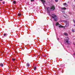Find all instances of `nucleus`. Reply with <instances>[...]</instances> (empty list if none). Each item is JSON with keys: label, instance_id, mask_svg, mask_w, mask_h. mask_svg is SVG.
<instances>
[{"label": "nucleus", "instance_id": "nucleus-1", "mask_svg": "<svg viewBox=\"0 0 75 75\" xmlns=\"http://www.w3.org/2000/svg\"><path fill=\"white\" fill-rule=\"evenodd\" d=\"M47 11H50L51 10H55V7L54 6L51 5L50 6V8L49 7H47Z\"/></svg>", "mask_w": 75, "mask_h": 75}, {"label": "nucleus", "instance_id": "nucleus-2", "mask_svg": "<svg viewBox=\"0 0 75 75\" xmlns=\"http://www.w3.org/2000/svg\"><path fill=\"white\" fill-rule=\"evenodd\" d=\"M51 16L52 17V18H54L55 21H57L58 18L57 17V16L55 15V14H52Z\"/></svg>", "mask_w": 75, "mask_h": 75}, {"label": "nucleus", "instance_id": "nucleus-3", "mask_svg": "<svg viewBox=\"0 0 75 75\" xmlns=\"http://www.w3.org/2000/svg\"><path fill=\"white\" fill-rule=\"evenodd\" d=\"M64 42L67 44H69V38L68 37L65 38L64 40Z\"/></svg>", "mask_w": 75, "mask_h": 75}, {"label": "nucleus", "instance_id": "nucleus-4", "mask_svg": "<svg viewBox=\"0 0 75 75\" xmlns=\"http://www.w3.org/2000/svg\"><path fill=\"white\" fill-rule=\"evenodd\" d=\"M56 26H57V27H59L60 28H61L62 27L61 25L59 24V23H56Z\"/></svg>", "mask_w": 75, "mask_h": 75}, {"label": "nucleus", "instance_id": "nucleus-5", "mask_svg": "<svg viewBox=\"0 0 75 75\" xmlns=\"http://www.w3.org/2000/svg\"><path fill=\"white\" fill-rule=\"evenodd\" d=\"M64 17H65V18H66L67 20H69V16L68 15H67L66 17L64 16Z\"/></svg>", "mask_w": 75, "mask_h": 75}, {"label": "nucleus", "instance_id": "nucleus-6", "mask_svg": "<svg viewBox=\"0 0 75 75\" xmlns=\"http://www.w3.org/2000/svg\"><path fill=\"white\" fill-rule=\"evenodd\" d=\"M41 1L42 3H43V5L44 6H45L44 3H45V1H44V0H41Z\"/></svg>", "mask_w": 75, "mask_h": 75}, {"label": "nucleus", "instance_id": "nucleus-7", "mask_svg": "<svg viewBox=\"0 0 75 75\" xmlns=\"http://www.w3.org/2000/svg\"><path fill=\"white\" fill-rule=\"evenodd\" d=\"M69 23L67 22L66 25L65 26L66 27H68V25H69Z\"/></svg>", "mask_w": 75, "mask_h": 75}, {"label": "nucleus", "instance_id": "nucleus-8", "mask_svg": "<svg viewBox=\"0 0 75 75\" xmlns=\"http://www.w3.org/2000/svg\"><path fill=\"white\" fill-rule=\"evenodd\" d=\"M61 10H64H64H67V8H65V7L64 8H61Z\"/></svg>", "mask_w": 75, "mask_h": 75}, {"label": "nucleus", "instance_id": "nucleus-9", "mask_svg": "<svg viewBox=\"0 0 75 75\" xmlns=\"http://www.w3.org/2000/svg\"><path fill=\"white\" fill-rule=\"evenodd\" d=\"M3 66H4L3 63H1L0 64V67H3Z\"/></svg>", "mask_w": 75, "mask_h": 75}, {"label": "nucleus", "instance_id": "nucleus-10", "mask_svg": "<svg viewBox=\"0 0 75 75\" xmlns=\"http://www.w3.org/2000/svg\"><path fill=\"white\" fill-rule=\"evenodd\" d=\"M64 35H65V36H68V34L67 33H64Z\"/></svg>", "mask_w": 75, "mask_h": 75}, {"label": "nucleus", "instance_id": "nucleus-11", "mask_svg": "<svg viewBox=\"0 0 75 75\" xmlns=\"http://www.w3.org/2000/svg\"><path fill=\"white\" fill-rule=\"evenodd\" d=\"M64 6H68V5L67 4V3H64Z\"/></svg>", "mask_w": 75, "mask_h": 75}, {"label": "nucleus", "instance_id": "nucleus-12", "mask_svg": "<svg viewBox=\"0 0 75 75\" xmlns=\"http://www.w3.org/2000/svg\"><path fill=\"white\" fill-rule=\"evenodd\" d=\"M26 65L27 67H30V64H29V63H27Z\"/></svg>", "mask_w": 75, "mask_h": 75}, {"label": "nucleus", "instance_id": "nucleus-13", "mask_svg": "<svg viewBox=\"0 0 75 75\" xmlns=\"http://www.w3.org/2000/svg\"><path fill=\"white\" fill-rule=\"evenodd\" d=\"M7 34H6V33H5V34H4V36H5V37H6V36H7Z\"/></svg>", "mask_w": 75, "mask_h": 75}, {"label": "nucleus", "instance_id": "nucleus-14", "mask_svg": "<svg viewBox=\"0 0 75 75\" xmlns=\"http://www.w3.org/2000/svg\"><path fill=\"white\" fill-rule=\"evenodd\" d=\"M37 68V67H36L35 66L34 67V69L35 70H35H36V69Z\"/></svg>", "mask_w": 75, "mask_h": 75}, {"label": "nucleus", "instance_id": "nucleus-15", "mask_svg": "<svg viewBox=\"0 0 75 75\" xmlns=\"http://www.w3.org/2000/svg\"><path fill=\"white\" fill-rule=\"evenodd\" d=\"M47 13H48V15H50V11H47Z\"/></svg>", "mask_w": 75, "mask_h": 75}, {"label": "nucleus", "instance_id": "nucleus-16", "mask_svg": "<svg viewBox=\"0 0 75 75\" xmlns=\"http://www.w3.org/2000/svg\"><path fill=\"white\" fill-rule=\"evenodd\" d=\"M21 13H18V16H21Z\"/></svg>", "mask_w": 75, "mask_h": 75}, {"label": "nucleus", "instance_id": "nucleus-17", "mask_svg": "<svg viewBox=\"0 0 75 75\" xmlns=\"http://www.w3.org/2000/svg\"><path fill=\"white\" fill-rule=\"evenodd\" d=\"M72 32H73V33H74L75 32V31H74V30L73 29H72Z\"/></svg>", "mask_w": 75, "mask_h": 75}, {"label": "nucleus", "instance_id": "nucleus-18", "mask_svg": "<svg viewBox=\"0 0 75 75\" xmlns=\"http://www.w3.org/2000/svg\"><path fill=\"white\" fill-rule=\"evenodd\" d=\"M13 3L14 4H16V2L14 1L13 2Z\"/></svg>", "mask_w": 75, "mask_h": 75}, {"label": "nucleus", "instance_id": "nucleus-19", "mask_svg": "<svg viewBox=\"0 0 75 75\" xmlns=\"http://www.w3.org/2000/svg\"><path fill=\"white\" fill-rule=\"evenodd\" d=\"M12 60L13 61H15V60H16V59H14V58L12 59Z\"/></svg>", "mask_w": 75, "mask_h": 75}, {"label": "nucleus", "instance_id": "nucleus-20", "mask_svg": "<svg viewBox=\"0 0 75 75\" xmlns=\"http://www.w3.org/2000/svg\"><path fill=\"white\" fill-rule=\"evenodd\" d=\"M31 2H32V1H34V0H30Z\"/></svg>", "mask_w": 75, "mask_h": 75}, {"label": "nucleus", "instance_id": "nucleus-21", "mask_svg": "<svg viewBox=\"0 0 75 75\" xmlns=\"http://www.w3.org/2000/svg\"><path fill=\"white\" fill-rule=\"evenodd\" d=\"M55 1L56 2H58V0H55Z\"/></svg>", "mask_w": 75, "mask_h": 75}, {"label": "nucleus", "instance_id": "nucleus-22", "mask_svg": "<svg viewBox=\"0 0 75 75\" xmlns=\"http://www.w3.org/2000/svg\"><path fill=\"white\" fill-rule=\"evenodd\" d=\"M3 4H4L5 3V2H4V1H3L2 3Z\"/></svg>", "mask_w": 75, "mask_h": 75}, {"label": "nucleus", "instance_id": "nucleus-23", "mask_svg": "<svg viewBox=\"0 0 75 75\" xmlns=\"http://www.w3.org/2000/svg\"><path fill=\"white\" fill-rule=\"evenodd\" d=\"M2 0H0V1H2Z\"/></svg>", "mask_w": 75, "mask_h": 75}, {"label": "nucleus", "instance_id": "nucleus-24", "mask_svg": "<svg viewBox=\"0 0 75 75\" xmlns=\"http://www.w3.org/2000/svg\"><path fill=\"white\" fill-rule=\"evenodd\" d=\"M57 40H59V38H58Z\"/></svg>", "mask_w": 75, "mask_h": 75}, {"label": "nucleus", "instance_id": "nucleus-25", "mask_svg": "<svg viewBox=\"0 0 75 75\" xmlns=\"http://www.w3.org/2000/svg\"><path fill=\"white\" fill-rule=\"evenodd\" d=\"M74 55H75V53L74 54Z\"/></svg>", "mask_w": 75, "mask_h": 75}, {"label": "nucleus", "instance_id": "nucleus-26", "mask_svg": "<svg viewBox=\"0 0 75 75\" xmlns=\"http://www.w3.org/2000/svg\"><path fill=\"white\" fill-rule=\"evenodd\" d=\"M74 45H75V44H74Z\"/></svg>", "mask_w": 75, "mask_h": 75}, {"label": "nucleus", "instance_id": "nucleus-27", "mask_svg": "<svg viewBox=\"0 0 75 75\" xmlns=\"http://www.w3.org/2000/svg\"><path fill=\"white\" fill-rule=\"evenodd\" d=\"M62 73H63V72H62Z\"/></svg>", "mask_w": 75, "mask_h": 75}, {"label": "nucleus", "instance_id": "nucleus-28", "mask_svg": "<svg viewBox=\"0 0 75 75\" xmlns=\"http://www.w3.org/2000/svg\"><path fill=\"white\" fill-rule=\"evenodd\" d=\"M64 12V11L62 12Z\"/></svg>", "mask_w": 75, "mask_h": 75}, {"label": "nucleus", "instance_id": "nucleus-29", "mask_svg": "<svg viewBox=\"0 0 75 75\" xmlns=\"http://www.w3.org/2000/svg\"><path fill=\"white\" fill-rule=\"evenodd\" d=\"M74 1H75V0H74Z\"/></svg>", "mask_w": 75, "mask_h": 75}]
</instances>
